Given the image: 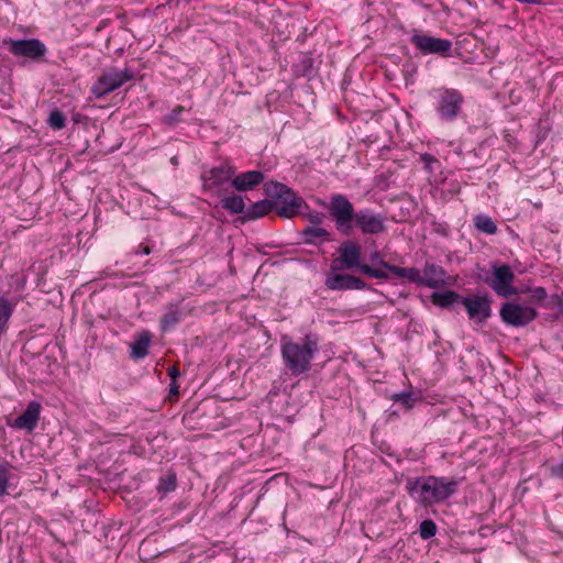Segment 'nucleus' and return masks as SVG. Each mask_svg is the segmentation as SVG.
I'll return each mask as SVG.
<instances>
[{"label":"nucleus","instance_id":"1","mask_svg":"<svg viewBox=\"0 0 563 563\" xmlns=\"http://www.w3.org/2000/svg\"><path fill=\"white\" fill-rule=\"evenodd\" d=\"M329 213L336 230L343 235H351L354 228L363 234H379L385 231V218L369 208L354 210L353 203L345 195L334 194L329 203Z\"/></svg>","mask_w":563,"mask_h":563},{"label":"nucleus","instance_id":"2","mask_svg":"<svg viewBox=\"0 0 563 563\" xmlns=\"http://www.w3.org/2000/svg\"><path fill=\"white\" fill-rule=\"evenodd\" d=\"M459 482L448 477L423 476L410 479L407 490L420 505L428 507L445 501L457 492Z\"/></svg>","mask_w":563,"mask_h":563},{"label":"nucleus","instance_id":"3","mask_svg":"<svg viewBox=\"0 0 563 563\" xmlns=\"http://www.w3.org/2000/svg\"><path fill=\"white\" fill-rule=\"evenodd\" d=\"M319 352L316 334L309 333L298 341L283 338L280 353L285 367L292 376H299L310 371L311 361Z\"/></svg>","mask_w":563,"mask_h":563},{"label":"nucleus","instance_id":"4","mask_svg":"<svg viewBox=\"0 0 563 563\" xmlns=\"http://www.w3.org/2000/svg\"><path fill=\"white\" fill-rule=\"evenodd\" d=\"M264 192L273 199L275 203L274 211L280 218L291 219L300 214L302 209H309V206L298 194L282 183H265Z\"/></svg>","mask_w":563,"mask_h":563},{"label":"nucleus","instance_id":"5","mask_svg":"<svg viewBox=\"0 0 563 563\" xmlns=\"http://www.w3.org/2000/svg\"><path fill=\"white\" fill-rule=\"evenodd\" d=\"M478 279L489 286L501 298H510L518 294V289L514 286L515 274L507 264H493L492 272H481Z\"/></svg>","mask_w":563,"mask_h":563},{"label":"nucleus","instance_id":"6","mask_svg":"<svg viewBox=\"0 0 563 563\" xmlns=\"http://www.w3.org/2000/svg\"><path fill=\"white\" fill-rule=\"evenodd\" d=\"M435 100V110L444 122H454L464 104L463 93L455 88L440 87L431 92Z\"/></svg>","mask_w":563,"mask_h":563},{"label":"nucleus","instance_id":"7","mask_svg":"<svg viewBox=\"0 0 563 563\" xmlns=\"http://www.w3.org/2000/svg\"><path fill=\"white\" fill-rule=\"evenodd\" d=\"M133 78L134 74L128 67L122 69L114 66L106 67L102 69L97 81L92 85L91 92L97 99H102Z\"/></svg>","mask_w":563,"mask_h":563},{"label":"nucleus","instance_id":"8","mask_svg":"<svg viewBox=\"0 0 563 563\" xmlns=\"http://www.w3.org/2000/svg\"><path fill=\"white\" fill-rule=\"evenodd\" d=\"M236 168L229 162H223L219 166L205 172L201 175L203 189L212 196L220 197L232 186Z\"/></svg>","mask_w":563,"mask_h":563},{"label":"nucleus","instance_id":"9","mask_svg":"<svg viewBox=\"0 0 563 563\" xmlns=\"http://www.w3.org/2000/svg\"><path fill=\"white\" fill-rule=\"evenodd\" d=\"M499 316L506 325L522 328L532 322L538 317V312L529 305L509 300L501 305Z\"/></svg>","mask_w":563,"mask_h":563},{"label":"nucleus","instance_id":"10","mask_svg":"<svg viewBox=\"0 0 563 563\" xmlns=\"http://www.w3.org/2000/svg\"><path fill=\"white\" fill-rule=\"evenodd\" d=\"M410 43L424 55L451 56L452 42L446 38L431 36L420 31H413Z\"/></svg>","mask_w":563,"mask_h":563},{"label":"nucleus","instance_id":"11","mask_svg":"<svg viewBox=\"0 0 563 563\" xmlns=\"http://www.w3.org/2000/svg\"><path fill=\"white\" fill-rule=\"evenodd\" d=\"M3 44L13 56L25 57L34 62L42 60L47 53L46 45L38 38H4Z\"/></svg>","mask_w":563,"mask_h":563},{"label":"nucleus","instance_id":"12","mask_svg":"<svg viewBox=\"0 0 563 563\" xmlns=\"http://www.w3.org/2000/svg\"><path fill=\"white\" fill-rule=\"evenodd\" d=\"M361 246L354 241H344L339 246V257L331 263V272L344 269H357L364 264L361 263Z\"/></svg>","mask_w":563,"mask_h":563},{"label":"nucleus","instance_id":"13","mask_svg":"<svg viewBox=\"0 0 563 563\" xmlns=\"http://www.w3.org/2000/svg\"><path fill=\"white\" fill-rule=\"evenodd\" d=\"M493 299L489 294L463 297L462 305L471 320L484 323L492 316Z\"/></svg>","mask_w":563,"mask_h":563},{"label":"nucleus","instance_id":"14","mask_svg":"<svg viewBox=\"0 0 563 563\" xmlns=\"http://www.w3.org/2000/svg\"><path fill=\"white\" fill-rule=\"evenodd\" d=\"M324 284L330 290H362L366 288V283L361 278L335 272L327 275Z\"/></svg>","mask_w":563,"mask_h":563},{"label":"nucleus","instance_id":"15","mask_svg":"<svg viewBox=\"0 0 563 563\" xmlns=\"http://www.w3.org/2000/svg\"><path fill=\"white\" fill-rule=\"evenodd\" d=\"M41 410L42 406L40 402L31 401L18 418L12 422H9V426L16 430H26L32 432L37 427Z\"/></svg>","mask_w":563,"mask_h":563},{"label":"nucleus","instance_id":"16","mask_svg":"<svg viewBox=\"0 0 563 563\" xmlns=\"http://www.w3.org/2000/svg\"><path fill=\"white\" fill-rule=\"evenodd\" d=\"M265 176L261 170H250L234 175L232 187L238 191H250L263 183Z\"/></svg>","mask_w":563,"mask_h":563},{"label":"nucleus","instance_id":"17","mask_svg":"<svg viewBox=\"0 0 563 563\" xmlns=\"http://www.w3.org/2000/svg\"><path fill=\"white\" fill-rule=\"evenodd\" d=\"M185 316L186 313L180 302L168 303L161 318V330L163 332L170 331L185 318Z\"/></svg>","mask_w":563,"mask_h":563},{"label":"nucleus","instance_id":"18","mask_svg":"<svg viewBox=\"0 0 563 563\" xmlns=\"http://www.w3.org/2000/svg\"><path fill=\"white\" fill-rule=\"evenodd\" d=\"M446 272L434 263L427 262L422 273V286L431 289L439 288L444 284Z\"/></svg>","mask_w":563,"mask_h":563},{"label":"nucleus","instance_id":"19","mask_svg":"<svg viewBox=\"0 0 563 563\" xmlns=\"http://www.w3.org/2000/svg\"><path fill=\"white\" fill-rule=\"evenodd\" d=\"M152 335L148 331H143L135 336L131 343L130 356L134 360H142L148 354Z\"/></svg>","mask_w":563,"mask_h":563},{"label":"nucleus","instance_id":"20","mask_svg":"<svg viewBox=\"0 0 563 563\" xmlns=\"http://www.w3.org/2000/svg\"><path fill=\"white\" fill-rule=\"evenodd\" d=\"M275 203L273 199H263L257 202H254L244 212L245 220H256L266 216L267 213L274 211Z\"/></svg>","mask_w":563,"mask_h":563},{"label":"nucleus","instance_id":"21","mask_svg":"<svg viewBox=\"0 0 563 563\" xmlns=\"http://www.w3.org/2000/svg\"><path fill=\"white\" fill-rule=\"evenodd\" d=\"M383 264L384 268L388 269V272L393 273L395 276L400 278H407L410 283H413L418 286H422V274L418 268L399 267L396 265H391L389 263Z\"/></svg>","mask_w":563,"mask_h":563},{"label":"nucleus","instance_id":"22","mask_svg":"<svg viewBox=\"0 0 563 563\" xmlns=\"http://www.w3.org/2000/svg\"><path fill=\"white\" fill-rule=\"evenodd\" d=\"M431 299L434 305L441 308H449L454 303H462L463 296L454 290H445L442 292H433Z\"/></svg>","mask_w":563,"mask_h":563},{"label":"nucleus","instance_id":"23","mask_svg":"<svg viewBox=\"0 0 563 563\" xmlns=\"http://www.w3.org/2000/svg\"><path fill=\"white\" fill-rule=\"evenodd\" d=\"M303 242L307 244H318L330 240V232L321 227L309 225L301 232Z\"/></svg>","mask_w":563,"mask_h":563},{"label":"nucleus","instance_id":"24","mask_svg":"<svg viewBox=\"0 0 563 563\" xmlns=\"http://www.w3.org/2000/svg\"><path fill=\"white\" fill-rule=\"evenodd\" d=\"M222 207L231 213L238 214L245 212V203L242 196L231 195L221 200Z\"/></svg>","mask_w":563,"mask_h":563},{"label":"nucleus","instance_id":"25","mask_svg":"<svg viewBox=\"0 0 563 563\" xmlns=\"http://www.w3.org/2000/svg\"><path fill=\"white\" fill-rule=\"evenodd\" d=\"M474 227L479 231L488 235H493L497 232V225L494 220L486 214H477L474 218Z\"/></svg>","mask_w":563,"mask_h":563},{"label":"nucleus","instance_id":"26","mask_svg":"<svg viewBox=\"0 0 563 563\" xmlns=\"http://www.w3.org/2000/svg\"><path fill=\"white\" fill-rule=\"evenodd\" d=\"M13 311L14 305L7 297L0 296V331L7 329Z\"/></svg>","mask_w":563,"mask_h":563},{"label":"nucleus","instance_id":"27","mask_svg":"<svg viewBox=\"0 0 563 563\" xmlns=\"http://www.w3.org/2000/svg\"><path fill=\"white\" fill-rule=\"evenodd\" d=\"M395 404L401 405L406 409H410L418 401V396L412 391L395 393L390 396Z\"/></svg>","mask_w":563,"mask_h":563},{"label":"nucleus","instance_id":"28","mask_svg":"<svg viewBox=\"0 0 563 563\" xmlns=\"http://www.w3.org/2000/svg\"><path fill=\"white\" fill-rule=\"evenodd\" d=\"M176 474L174 472H168L164 476H162L158 481L157 490L158 493L166 495L167 493H170L175 490L176 488Z\"/></svg>","mask_w":563,"mask_h":563},{"label":"nucleus","instance_id":"29","mask_svg":"<svg viewBox=\"0 0 563 563\" xmlns=\"http://www.w3.org/2000/svg\"><path fill=\"white\" fill-rule=\"evenodd\" d=\"M47 124L53 130H62L66 125V117L60 110L55 109L49 113Z\"/></svg>","mask_w":563,"mask_h":563},{"label":"nucleus","instance_id":"30","mask_svg":"<svg viewBox=\"0 0 563 563\" xmlns=\"http://www.w3.org/2000/svg\"><path fill=\"white\" fill-rule=\"evenodd\" d=\"M185 112V107L176 106L168 114L163 117V122L168 126H174L180 122V115Z\"/></svg>","mask_w":563,"mask_h":563},{"label":"nucleus","instance_id":"31","mask_svg":"<svg viewBox=\"0 0 563 563\" xmlns=\"http://www.w3.org/2000/svg\"><path fill=\"white\" fill-rule=\"evenodd\" d=\"M387 269L383 267L382 268H375V267H372L369 265H363L360 267V272L362 274H365L372 278H377V279H387L388 278V274L386 272Z\"/></svg>","mask_w":563,"mask_h":563},{"label":"nucleus","instance_id":"32","mask_svg":"<svg viewBox=\"0 0 563 563\" xmlns=\"http://www.w3.org/2000/svg\"><path fill=\"white\" fill-rule=\"evenodd\" d=\"M419 533L422 539H430L437 533V525L432 520H423L420 523Z\"/></svg>","mask_w":563,"mask_h":563},{"label":"nucleus","instance_id":"33","mask_svg":"<svg viewBox=\"0 0 563 563\" xmlns=\"http://www.w3.org/2000/svg\"><path fill=\"white\" fill-rule=\"evenodd\" d=\"M10 477L9 466H0V497L4 496L8 492V484Z\"/></svg>","mask_w":563,"mask_h":563},{"label":"nucleus","instance_id":"34","mask_svg":"<svg viewBox=\"0 0 563 563\" xmlns=\"http://www.w3.org/2000/svg\"><path fill=\"white\" fill-rule=\"evenodd\" d=\"M420 161L424 164V168L431 174L433 173V167L432 165L434 163H438V159L432 156L431 154L429 153H423L420 155Z\"/></svg>","mask_w":563,"mask_h":563},{"label":"nucleus","instance_id":"35","mask_svg":"<svg viewBox=\"0 0 563 563\" xmlns=\"http://www.w3.org/2000/svg\"><path fill=\"white\" fill-rule=\"evenodd\" d=\"M308 210L309 212L306 214V218L312 225L319 227V224L323 221L324 216L319 211L310 209Z\"/></svg>","mask_w":563,"mask_h":563},{"label":"nucleus","instance_id":"36","mask_svg":"<svg viewBox=\"0 0 563 563\" xmlns=\"http://www.w3.org/2000/svg\"><path fill=\"white\" fill-rule=\"evenodd\" d=\"M547 298V291L543 287H536L531 290V299L536 302H542Z\"/></svg>","mask_w":563,"mask_h":563},{"label":"nucleus","instance_id":"37","mask_svg":"<svg viewBox=\"0 0 563 563\" xmlns=\"http://www.w3.org/2000/svg\"><path fill=\"white\" fill-rule=\"evenodd\" d=\"M551 474L555 477L563 478V460L559 464L551 466Z\"/></svg>","mask_w":563,"mask_h":563},{"label":"nucleus","instance_id":"38","mask_svg":"<svg viewBox=\"0 0 563 563\" xmlns=\"http://www.w3.org/2000/svg\"><path fill=\"white\" fill-rule=\"evenodd\" d=\"M369 261H371V262H373V263H377V264H379V265H380V267H383V268H384V264H383V263H386V262L383 260V257H382V255H380V253H379L378 251H374V252H372V253L369 254Z\"/></svg>","mask_w":563,"mask_h":563},{"label":"nucleus","instance_id":"39","mask_svg":"<svg viewBox=\"0 0 563 563\" xmlns=\"http://www.w3.org/2000/svg\"><path fill=\"white\" fill-rule=\"evenodd\" d=\"M168 375L170 376L172 380H176V378L180 374H179V371L175 366H172V367L168 368Z\"/></svg>","mask_w":563,"mask_h":563},{"label":"nucleus","instance_id":"40","mask_svg":"<svg viewBox=\"0 0 563 563\" xmlns=\"http://www.w3.org/2000/svg\"><path fill=\"white\" fill-rule=\"evenodd\" d=\"M169 393L172 395H178L179 394V386L176 383V380H172V383L169 385Z\"/></svg>","mask_w":563,"mask_h":563},{"label":"nucleus","instance_id":"41","mask_svg":"<svg viewBox=\"0 0 563 563\" xmlns=\"http://www.w3.org/2000/svg\"><path fill=\"white\" fill-rule=\"evenodd\" d=\"M151 253V249L148 245H140L136 254L148 255Z\"/></svg>","mask_w":563,"mask_h":563}]
</instances>
